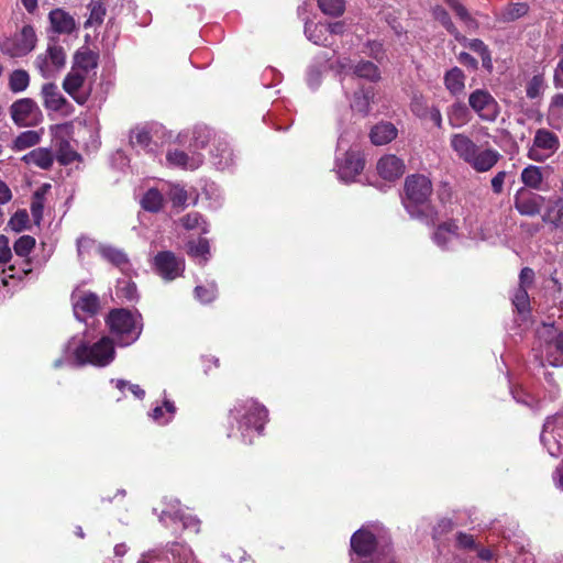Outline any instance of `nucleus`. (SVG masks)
Listing matches in <instances>:
<instances>
[{
	"instance_id": "f03ea898",
	"label": "nucleus",
	"mask_w": 563,
	"mask_h": 563,
	"mask_svg": "<svg viewBox=\"0 0 563 563\" xmlns=\"http://www.w3.org/2000/svg\"><path fill=\"white\" fill-rule=\"evenodd\" d=\"M114 355L113 342L108 336L101 338L92 345H88L84 341L73 338L65 347V358L56 360L54 366L60 367L64 363H67L75 367L87 364L104 367L114 360Z\"/></svg>"
},
{
	"instance_id": "8fccbe9b",
	"label": "nucleus",
	"mask_w": 563,
	"mask_h": 563,
	"mask_svg": "<svg viewBox=\"0 0 563 563\" xmlns=\"http://www.w3.org/2000/svg\"><path fill=\"white\" fill-rule=\"evenodd\" d=\"M512 305L519 313H528L530 311V299L528 289L525 287H517L511 297Z\"/></svg>"
},
{
	"instance_id": "6e6552de",
	"label": "nucleus",
	"mask_w": 563,
	"mask_h": 563,
	"mask_svg": "<svg viewBox=\"0 0 563 563\" xmlns=\"http://www.w3.org/2000/svg\"><path fill=\"white\" fill-rule=\"evenodd\" d=\"M378 541L376 536L367 528H361L353 533L351 538V549L353 554L351 563H383L379 553L376 552ZM389 556L388 552H383V556Z\"/></svg>"
},
{
	"instance_id": "de8ad7c7",
	"label": "nucleus",
	"mask_w": 563,
	"mask_h": 563,
	"mask_svg": "<svg viewBox=\"0 0 563 563\" xmlns=\"http://www.w3.org/2000/svg\"><path fill=\"white\" fill-rule=\"evenodd\" d=\"M130 141L134 147L144 150L146 152H154L151 135L145 129L133 130L131 132Z\"/></svg>"
},
{
	"instance_id": "e2e57ef3",
	"label": "nucleus",
	"mask_w": 563,
	"mask_h": 563,
	"mask_svg": "<svg viewBox=\"0 0 563 563\" xmlns=\"http://www.w3.org/2000/svg\"><path fill=\"white\" fill-rule=\"evenodd\" d=\"M560 109H563V93L554 95L551 100V103H550L548 120L550 121V124L553 126H555V124L553 123V120L555 118L560 117V113H559ZM556 128H560V126L556 125Z\"/></svg>"
},
{
	"instance_id": "49530a36",
	"label": "nucleus",
	"mask_w": 563,
	"mask_h": 563,
	"mask_svg": "<svg viewBox=\"0 0 563 563\" xmlns=\"http://www.w3.org/2000/svg\"><path fill=\"white\" fill-rule=\"evenodd\" d=\"M373 98L371 90H360L354 93V98L351 102L352 110L366 115L369 112V103Z\"/></svg>"
},
{
	"instance_id": "37998d69",
	"label": "nucleus",
	"mask_w": 563,
	"mask_h": 563,
	"mask_svg": "<svg viewBox=\"0 0 563 563\" xmlns=\"http://www.w3.org/2000/svg\"><path fill=\"white\" fill-rule=\"evenodd\" d=\"M115 294L118 298L128 302H134L139 299L136 285L126 279L118 282Z\"/></svg>"
},
{
	"instance_id": "4c0bfd02",
	"label": "nucleus",
	"mask_w": 563,
	"mask_h": 563,
	"mask_svg": "<svg viewBox=\"0 0 563 563\" xmlns=\"http://www.w3.org/2000/svg\"><path fill=\"white\" fill-rule=\"evenodd\" d=\"M449 123L452 128H461L470 120L468 109L463 103H454L448 110Z\"/></svg>"
},
{
	"instance_id": "a19ab883",
	"label": "nucleus",
	"mask_w": 563,
	"mask_h": 563,
	"mask_svg": "<svg viewBox=\"0 0 563 563\" xmlns=\"http://www.w3.org/2000/svg\"><path fill=\"white\" fill-rule=\"evenodd\" d=\"M164 203L163 192L156 188L148 189L142 200L141 205L143 209L151 212H157L162 209Z\"/></svg>"
},
{
	"instance_id": "7ed1b4c3",
	"label": "nucleus",
	"mask_w": 563,
	"mask_h": 563,
	"mask_svg": "<svg viewBox=\"0 0 563 563\" xmlns=\"http://www.w3.org/2000/svg\"><path fill=\"white\" fill-rule=\"evenodd\" d=\"M356 137V132H345L338 139L334 169L339 179L346 184L355 181L365 165L358 147L353 143Z\"/></svg>"
},
{
	"instance_id": "58836bf2",
	"label": "nucleus",
	"mask_w": 563,
	"mask_h": 563,
	"mask_svg": "<svg viewBox=\"0 0 563 563\" xmlns=\"http://www.w3.org/2000/svg\"><path fill=\"white\" fill-rule=\"evenodd\" d=\"M41 141V133L34 130H27L20 133L12 143V150L16 152L24 151L38 144Z\"/></svg>"
},
{
	"instance_id": "a18cd8bd",
	"label": "nucleus",
	"mask_w": 563,
	"mask_h": 563,
	"mask_svg": "<svg viewBox=\"0 0 563 563\" xmlns=\"http://www.w3.org/2000/svg\"><path fill=\"white\" fill-rule=\"evenodd\" d=\"M188 254L195 258L200 260V263H206L210 254V245L207 239L200 238L196 242L188 244Z\"/></svg>"
},
{
	"instance_id": "9d476101",
	"label": "nucleus",
	"mask_w": 563,
	"mask_h": 563,
	"mask_svg": "<svg viewBox=\"0 0 563 563\" xmlns=\"http://www.w3.org/2000/svg\"><path fill=\"white\" fill-rule=\"evenodd\" d=\"M37 37L32 25H24L20 32L10 37H5L0 43V49L3 54L15 58L23 57L31 53L36 46Z\"/></svg>"
},
{
	"instance_id": "473e14b6",
	"label": "nucleus",
	"mask_w": 563,
	"mask_h": 563,
	"mask_svg": "<svg viewBox=\"0 0 563 563\" xmlns=\"http://www.w3.org/2000/svg\"><path fill=\"white\" fill-rule=\"evenodd\" d=\"M164 194L172 202L174 208L184 209L187 206V201L191 194H189L184 186L180 184H166V188H163Z\"/></svg>"
},
{
	"instance_id": "a878e982",
	"label": "nucleus",
	"mask_w": 563,
	"mask_h": 563,
	"mask_svg": "<svg viewBox=\"0 0 563 563\" xmlns=\"http://www.w3.org/2000/svg\"><path fill=\"white\" fill-rule=\"evenodd\" d=\"M398 130L391 122H379L371 130L369 137L375 145H385L397 137Z\"/></svg>"
},
{
	"instance_id": "0e129e2a",
	"label": "nucleus",
	"mask_w": 563,
	"mask_h": 563,
	"mask_svg": "<svg viewBox=\"0 0 563 563\" xmlns=\"http://www.w3.org/2000/svg\"><path fill=\"white\" fill-rule=\"evenodd\" d=\"M29 222V216L25 210L16 211L10 219V227L12 230L20 232L25 229Z\"/></svg>"
},
{
	"instance_id": "aec40b11",
	"label": "nucleus",
	"mask_w": 563,
	"mask_h": 563,
	"mask_svg": "<svg viewBox=\"0 0 563 563\" xmlns=\"http://www.w3.org/2000/svg\"><path fill=\"white\" fill-rule=\"evenodd\" d=\"M211 146L212 163L218 169H227L234 163L233 151L225 139L213 136Z\"/></svg>"
},
{
	"instance_id": "bb28decb",
	"label": "nucleus",
	"mask_w": 563,
	"mask_h": 563,
	"mask_svg": "<svg viewBox=\"0 0 563 563\" xmlns=\"http://www.w3.org/2000/svg\"><path fill=\"white\" fill-rule=\"evenodd\" d=\"M98 254L123 273L129 272L131 268L126 254L119 249L103 244L102 247H98Z\"/></svg>"
},
{
	"instance_id": "680f3d73",
	"label": "nucleus",
	"mask_w": 563,
	"mask_h": 563,
	"mask_svg": "<svg viewBox=\"0 0 563 563\" xmlns=\"http://www.w3.org/2000/svg\"><path fill=\"white\" fill-rule=\"evenodd\" d=\"M106 15V5L102 2H92L90 5L89 24H101Z\"/></svg>"
},
{
	"instance_id": "3c124183",
	"label": "nucleus",
	"mask_w": 563,
	"mask_h": 563,
	"mask_svg": "<svg viewBox=\"0 0 563 563\" xmlns=\"http://www.w3.org/2000/svg\"><path fill=\"white\" fill-rule=\"evenodd\" d=\"M32 273L31 264L27 261H23L22 265L18 268L15 265H11L8 268L3 269V278L2 283L8 285V279H19L22 280L24 276Z\"/></svg>"
},
{
	"instance_id": "052dcab7",
	"label": "nucleus",
	"mask_w": 563,
	"mask_h": 563,
	"mask_svg": "<svg viewBox=\"0 0 563 563\" xmlns=\"http://www.w3.org/2000/svg\"><path fill=\"white\" fill-rule=\"evenodd\" d=\"M544 81L543 78L539 75L533 76L527 85L526 93L530 99L538 98L543 90Z\"/></svg>"
},
{
	"instance_id": "20e7f679",
	"label": "nucleus",
	"mask_w": 563,
	"mask_h": 563,
	"mask_svg": "<svg viewBox=\"0 0 563 563\" xmlns=\"http://www.w3.org/2000/svg\"><path fill=\"white\" fill-rule=\"evenodd\" d=\"M450 145L457 157L468 164L474 170L485 173L490 170L501 155L493 148L481 150L467 135L455 133L451 136Z\"/></svg>"
},
{
	"instance_id": "4d7b16f0",
	"label": "nucleus",
	"mask_w": 563,
	"mask_h": 563,
	"mask_svg": "<svg viewBox=\"0 0 563 563\" xmlns=\"http://www.w3.org/2000/svg\"><path fill=\"white\" fill-rule=\"evenodd\" d=\"M433 15L451 34H454L455 37L459 38L456 27L452 23L449 13L443 8H434Z\"/></svg>"
},
{
	"instance_id": "2f4dec72",
	"label": "nucleus",
	"mask_w": 563,
	"mask_h": 563,
	"mask_svg": "<svg viewBox=\"0 0 563 563\" xmlns=\"http://www.w3.org/2000/svg\"><path fill=\"white\" fill-rule=\"evenodd\" d=\"M328 62L329 57L325 54H322L309 66L307 82L311 89H317L320 86L322 74L327 69Z\"/></svg>"
},
{
	"instance_id": "13d9d810",
	"label": "nucleus",
	"mask_w": 563,
	"mask_h": 563,
	"mask_svg": "<svg viewBox=\"0 0 563 563\" xmlns=\"http://www.w3.org/2000/svg\"><path fill=\"white\" fill-rule=\"evenodd\" d=\"M43 211H44V195L40 191H35L32 198L31 202V213L34 218V221L36 223H40V221L43 218Z\"/></svg>"
},
{
	"instance_id": "b1692460",
	"label": "nucleus",
	"mask_w": 563,
	"mask_h": 563,
	"mask_svg": "<svg viewBox=\"0 0 563 563\" xmlns=\"http://www.w3.org/2000/svg\"><path fill=\"white\" fill-rule=\"evenodd\" d=\"M457 238L459 227L453 220L441 223L432 234L433 242L443 250L449 249Z\"/></svg>"
},
{
	"instance_id": "603ef678",
	"label": "nucleus",
	"mask_w": 563,
	"mask_h": 563,
	"mask_svg": "<svg viewBox=\"0 0 563 563\" xmlns=\"http://www.w3.org/2000/svg\"><path fill=\"white\" fill-rule=\"evenodd\" d=\"M354 74L360 78H365L375 81L379 78V70L372 62H360L355 68Z\"/></svg>"
},
{
	"instance_id": "69168bd1",
	"label": "nucleus",
	"mask_w": 563,
	"mask_h": 563,
	"mask_svg": "<svg viewBox=\"0 0 563 563\" xmlns=\"http://www.w3.org/2000/svg\"><path fill=\"white\" fill-rule=\"evenodd\" d=\"M111 382L114 383L115 387L121 391H124L125 388H129V390L139 399H143L145 396L144 389L141 388V386H139L136 384H131L123 379H117V380L112 379Z\"/></svg>"
},
{
	"instance_id": "f3484780",
	"label": "nucleus",
	"mask_w": 563,
	"mask_h": 563,
	"mask_svg": "<svg viewBox=\"0 0 563 563\" xmlns=\"http://www.w3.org/2000/svg\"><path fill=\"white\" fill-rule=\"evenodd\" d=\"M154 266L164 279L173 280L181 275L185 263L181 257H177L173 252L163 251L155 256Z\"/></svg>"
},
{
	"instance_id": "5701e85b",
	"label": "nucleus",
	"mask_w": 563,
	"mask_h": 563,
	"mask_svg": "<svg viewBox=\"0 0 563 563\" xmlns=\"http://www.w3.org/2000/svg\"><path fill=\"white\" fill-rule=\"evenodd\" d=\"M377 172L384 179L394 180L404 174L405 165L396 155H385L377 162Z\"/></svg>"
},
{
	"instance_id": "c9c22d12",
	"label": "nucleus",
	"mask_w": 563,
	"mask_h": 563,
	"mask_svg": "<svg viewBox=\"0 0 563 563\" xmlns=\"http://www.w3.org/2000/svg\"><path fill=\"white\" fill-rule=\"evenodd\" d=\"M176 413V407L173 401L164 400L163 405L155 406L150 412V417L157 424L164 426L172 421Z\"/></svg>"
},
{
	"instance_id": "864d4df0",
	"label": "nucleus",
	"mask_w": 563,
	"mask_h": 563,
	"mask_svg": "<svg viewBox=\"0 0 563 563\" xmlns=\"http://www.w3.org/2000/svg\"><path fill=\"white\" fill-rule=\"evenodd\" d=\"M320 10L330 16H340L345 10L344 0H318Z\"/></svg>"
},
{
	"instance_id": "4468645a",
	"label": "nucleus",
	"mask_w": 563,
	"mask_h": 563,
	"mask_svg": "<svg viewBox=\"0 0 563 563\" xmlns=\"http://www.w3.org/2000/svg\"><path fill=\"white\" fill-rule=\"evenodd\" d=\"M87 78L79 68H71L63 80V89L80 106L88 101L91 92Z\"/></svg>"
},
{
	"instance_id": "338daca9",
	"label": "nucleus",
	"mask_w": 563,
	"mask_h": 563,
	"mask_svg": "<svg viewBox=\"0 0 563 563\" xmlns=\"http://www.w3.org/2000/svg\"><path fill=\"white\" fill-rule=\"evenodd\" d=\"M511 394H512L514 399L518 404H522L529 408H534V405L537 402L534 397L531 396L530 394H528L527 391H525L522 388L512 389Z\"/></svg>"
},
{
	"instance_id": "cd10ccee",
	"label": "nucleus",
	"mask_w": 563,
	"mask_h": 563,
	"mask_svg": "<svg viewBox=\"0 0 563 563\" xmlns=\"http://www.w3.org/2000/svg\"><path fill=\"white\" fill-rule=\"evenodd\" d=\"M529 11L530 5L527 2H510L500 10L498 19L504 23H510L526 16Z\"/></svg>"
},
{
	"instance_id": "423d86ee",
	"label": "nucleus",
	"mask_w": 563,
	"mask_h": 563,
	"mask_svg": "<svg viewBox=\"0 0 563 563\" xmlns=\"http://www.w3.org/2000/svg\"><path fill=\"white\" fill-rule=\"evenodd\" d=\"M106 321L120 346L134 343L143 330L142 314L137 310L112 309Z\"/></svg>"
},
{
	"instance_id": "393cba45",
	"label": "nucleus",
	"mask_w": 563,
	"mask_h": 563,
	"mask_svg": "<svg viewBox=\"0 0 563 563\" xmlns=\"http://www.w3.org/2000/svg\"><path fill=\"white\" fill-rule=\"evenodd\" d=\"M52 31L57 34H70L76 29L75 19L63 9H54L48 14Z\"/></svg>"
},
{
	"instance_id": "a211bd4d",
	"label": "nucleus",
	"mask_w": 563,
	"mask_h": 563,
	"mask_svg": "<svg viewBox=\"0 0 563 563\" xmlns=\"http://www.w3.org/2000/svg\"><path fill=\"white\" fill-rule=\"evenodd\" d=\"M74 314L80 321L95 316L99 308V297L90 291L77 289L71 295Z\"/></svg>"
},
{
	"instance_id": "f8f14e48",
	"label": "nucleus",
	"mask_w": 563,
	"mask_h": 563,
	"mask_svg": "<svg viewBox=\"0 0 563 563\" xmlns=\"http://www.w3.org/2000/svg\"><path fill=\"white\" fill-rule=\"evenodd\" d=\"M472 110L484 121L493 122L499 114V106L489 91L476 89L468 97Z\"/></svg>"
},
{
	"instance_id": "e433bc0d",
	"label": "nucleus",
	"mask_w": 563,
	"mask_h": 563,
	"mask_svg": "<svg viewBox=\"0 0 563 563\" xmlns=\"http://www.w3.org/2000/svg\"><path fill=\"white\" fill-rule=\"evenodd\" d=\"M166 518H170L174 521H180L183 522V527L185 529L192 528L196 532H198L199 528V520L190 515H185L183 510L180 509H169V510H163L162 516L159 517V520L162 522H165Z\"/></svg>"
},
{
	"instance_id": "c03bdc74",
	"label": "nucleus",
	"mask_w": 563,
	"mask_h": 563,
	"mask_svg": "<svg viewBox=\"0 0 563 563\" xmlns=\"http://www.w3.org/2000/svg\"><path fill=\"white\" fill-rule=\"evenodd\" d=\"M97 67L95 55L89 51L77 52L71 68H79L81 73L88 75L89 71Z\"/></svg>"
},
{
	"instance_id": "f704fd0d",
	"label": "nucleus",
	"mask_w": 563,
	"mask_h": 563,
	"mask_svg": "<svg viewBox=\"0 0 563 563\" xmlns=\"http://www.w3.org/2000/svg\"><path fill=\"white\" fill-rule=\"evenodd\" d=\"M305 34L309 41L320 46H330L332 42L330 41L325 24L322 23H306Z\"/></svg>"
},
{
	"instance_id": "0eeeda50",
	"label": "nucleus",
	"mask_w": 563,
	"mask_h": 563,
	"mask_svg": "<svg viewBox=\"0 0 563 563\" xmlns=\"http://www.w3.org/2000/svg\"><path fill=\"white\" fill-rule=\"evenodd\" d=\"M537 351L542 361L551 366H563V331L554 323L543 322L536 330Z\"/></svg>"
},
{
	"instance_id": "5fc2aeb1",
	"label": "nucleus",
	"mask_w": 563,
	"mask_h": 563,
	"mask_svg": "<svg viewBox=\"0 0 563 563\" xmlns=\"http://www.w3.org/2000/svg\"><path fill=\"white\" fill-rule=\"evenodd\" d=\"M212 131L207 126H197L192 132L190 146L196 150L203 148L211 140Z\"/></svg>"
},
{
	"instance_id": "72a5a7b5",
	"label": "nucleus",
	"mask_w": 563,
	"mask_h": 563,
	"mask_svg": "<svg viewBox=\"0 0 563 563\" xmlns=\"http://www.w3.org/2000/svg\"><path fill=\"white\" fill-rule=\"evenodd\" d=\"M445 88L453 95H460L465 88V75L459 67H453L444 75Z\"/></svg>"
},
{
	"instance_id": "7c9ffc66",
	"label": "nucleus",
	"mask_w": 563,
	"mask_h": 563,
	"mask_svg": "<svg viewBox=\"0 0 563 563\" xmlns=\"http://www.w3.org/2000/svg\"><path fill=\"white\" fill-rule=\"evenodd\" d=\"M542 221L555 229L563 230V200L561 198L553 200L547 207Z\"/></svg>"
},
{
	"instance_id": "4be33fe9",
	"label": "nucleus",
	"mask_w": 563,
	"mask_h": 563,
	"mask_svg": "<svg viewBox=\"0 0 563 563\" xmlns=\"http://www.w3.org/2000/svg\"><path fill=\"white\" fill-rule=\"evenodd\" d=\"M42 97L44 107L52 111H64L66 108H70V103L60 93L58 87L53 82H47L42 87Z\"/></svg>"
},
{
	"instance_id": "412c9836",
	"label": "nucleus",
	"mask_w": 563,
	"mask_h": 563,
	"mask_svg": "<svg viewBox=\"0 0 563 563\" xmlns=\"http://www.w3.org/2000/svg\"><path fill=\"white\" fill-rule=\"evenodd\" d=\"M169 165L184 169H197L203 162V155L197 151L186 153L180 150L169 151L166 155Z\"/></svg>"
},
{
	"instance_id": "6ab92c4d",
	"label": "nucleus",
	"mask_w": 563,
	"mask_h": 563,
	"mask_svg": "<svg viewBox=\"0 0 563 563\" xmlns=\"http://www.w3.org/2000/svg\"><path fill=\"white\" fill-rule=\"evenodd\" d=\"M563 416L556 415L549 417L544 424L541 433V442L547 448L551 456L558 457L563 453V439L559 440L556 435L561 434L556 431V427L562 422Z\"/></svg>"
},
{
	"instance_id": "9b49d317",
	"label": "nucleus",
	"mask_w": 563,
	"mask_h": 563,
	"mask_svg": "<svg viewBox=\"0 0 563 563\" xmlns=\"http://www.w3.org/2000/svg\"><path fill=\"white\" fill-rule=\"evenodd\" d=\"M66 63V54L56 43L48 44L46 51L36 56L34 65L44 78L54 77Z\"/></svg>"
},
{
	"instance_id": "1a4fd4ad",
	"label": "nucleus",
	"mask_w": 563,
	"mask_h": 563,
	"mask_svg": "<svg viewBox=\"0 0 563 563\" xmlns=\"http://www.w3.org/2000/svg\"><path fill=\"white\" fill-rule=\"evenodd\" d=\"M560 145V137L554 132L540 128L534 132L527 156L533 162L543 163L559 151Z\"/></svg>"
},
{
	"instance_id": "6e6d98bb",
	"label": "nucleus",
	"mask_w": 563,
	"mask_h": 563,
	"mask_svg": "<svg viewBox=\"0 0 563 563\" xmlns=\"http://www.w3.org/2000/svg\"><path fill=\"white\" fill-rule=\"evenodd\" d=\"M35 246V239L30 235H22L14 243V252L21 257L27 256Z\"/></svg>"
},
{
	"instance_id": "f257e3e1",
	"label": "nucleus",
	"mask_w": 563,
	"mask_h": 563,
	"mask_svg": "<svg viewBox=\"0 0 563 563\" xmlns=\"http://www.w3.org/2000/svg\"><path fill=\"white\" fill-rule=\"evenodd\" d=\"M432 184L423 175H410L405 181V196L402 205L412 219L426 225H434L439 220V212L431 203Z\"/></svg>"
},
{
	"instance_id": "dca6fc26",
	"label": "nucleus",
	"mask_w": 563,
	"mask_h": 563,
	"mask_svg": "<svg viewBox=\"0 0 563 563\" xmlns=\"http://www.w3.org/2000/svg\"><path fill=\"white\" fill-rule=\"evenodd\" d=\"M545 202V197L532 192L526 188H519L514 196V206L515 209L521 214L526 217H536L540 213L543 205Z\"/></svg>"
},
{
	"instance_id": "79ce46f5",
	"label": "nucleus",
	"mask_w": 563,
	"mask_h": 563,
	"mask_svg": "<svg viewBox=\"0 0 563 563\" xmlns=\"http://www.w3.org/2000/svg\"><path fill=\"white\" fill-rule=\"evenodd\" d=\"M103 244L97 243L93 239L81 235L77 239V253L78 257L84 261L92 254H98V247H102Z\"/></svg>"
},
{
	"instance_id": "774afa93",
	"label": "nucleus",
	"mask_w": 563,
	"mask_h": 563,
	"mask_svg": "<svg viewBox=\"0 0 563 563\" xmlns=\"http://www.w3.org/2000/svg\"><path fill=\"white\" fill-rule=\"evenodd\" d=\"M507 173L505 170L498 172L493 178H492V189L494 194L499 195L504 190V184L506 179Z\"/></svg>"
},
{
	"instance_id": "39448f33",
	"label": "nucleus",
	"mask_w": 563,
	"mask_h": 563,
	"mask_svg": "<svg viewBox=\"0 0 563 563\" xmlns=\"http://www.w3.org/2000/svg\"><path fill=\"white\" fill-rule=\"evenodd\" d=\"M231 416L238 423L242 442L252 443L254 435L262 433L268 411L256 400L246 399L234 406Z\"/></svg>"
},
{
	"instance_id": "c756f323",
	"label": "nucleus",
	"mask_w": 563,
	"mask_h": 563,
	"mask_svg": "<svg viewBox=\"0 0 563 563\" xmlns=\"http://www.w3.org/2000/svg\"><path fill=\"white\" fill-rule=\"evenodd\" d=\"M26 164L35 165L42 169H48L54 163L51 150L38 147L25 154L22 158Z\"/></svg>"
},
{
	"instance_id": "bf43d9fd",
	"label": "nucleus",
	"mask_w": 563,
	"mask_h": 563,
	"mask_svg": "<svg viewBox=\"0 0 563 563\" xmlns=\"http://www.w3.org/2000/svg\"><path fill=\"white\" fill-rule=\"evenodd\" d=\"M195 296L203 303L211 302L217 296V287L214 284H211L208 287L197 286L195 288Z\"/></svg>"
},
{
	"instance_id": "c85d7f7f",
	"label": "nucleus",
	"mask_w": 563,
	"mask_h": 563,
	"mask_svg": "<svg viewBox=\"0 0 563 563\" xmlns=\"http://www.w3.org/2000/svg\"><path fill=\"white\" fill-rule=\"evenodd\" d=\"M543 168L537 165H528L521 170L520 179L522 184L525 185L523 188L533 189V190H541L542 184L544 180Z\"/></svg>"
},
{
	"instance_id": "ea45409f",
	"label": "nucleus",
	"mask_w": 563,
	"mask_h": 563,
	"mask_svg": "<svg viewBox=\"0 0 563 563\" xmlns=\"http://www.w3.org/2000/svg\"><path fill=\"white\" fill-rule=\"evenodd\" d=\"M179 222L186 230H198L201 234L209 232V224L199 212H189Z\"/></svg>"
},
{
	"instance_id": "09e8293b",
	"label": "nucleus",
	"mask_w": 563,
	"mask_h": 563,
	"mask_svg": "<svg viewBox=\"0 0 563 563\" xmlns=\"http://www.w3.org/2000/svg\"><path fill=\"white\" fill-rule=\"evenodd\" d=\"M30 84V76L26 70L16 69L12 71L9 78V88L12 92L24 91Z\"/></svg>"
},
{
	"instance_id": "ddd939ff",
	"label": "nucleus",
	"mask_w": 563,
	"mask_h": 563,
	"mask_svg": "<svg viewBox=\"0 0 563 563\" xmlns=\"http://www.w3.org/2000/svg\"><path fill=\"white\" fill-rule=\"evenodd\" d=\"M10 115L16 125L32 126L38 123L42 113L34 100L22 98L11 104Z\"/></svg>"
},
{
	"instance_id": "2eb2a0df",
	"label": "nucleus",
	"mask_w": 563,
	"mask_h": 563,
	"mask_svg": "<svg viewBox=\"0 0 563 563\" xmlns=\"http://www.w3.org/2000/svg\"><path fill=\"white\" fill-rule=\"evenodd\" d=\"M71 129L73 126L69 123L58 124L52 129L53 143L57 148V159L63 165L73 163L78 156L68 140Z\"/></svg>"
}]
</instances>
